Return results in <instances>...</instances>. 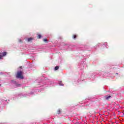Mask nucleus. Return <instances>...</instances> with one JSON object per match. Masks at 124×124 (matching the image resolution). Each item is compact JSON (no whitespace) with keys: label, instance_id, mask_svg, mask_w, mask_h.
<instances>
[{"label":"nucleus","instance_id":"obj_1","mask_svg":"<svg viewBox=\"0 0 124 124\" xmlns=\"http://www.w3.org/2000/svg\"><path fill=\"white\" fill-rule=\"evenodd\" d=\"M16 77L18 79H24V77L23 76V72L22 71L17 72Z\"/></svg>","mask_w":124,"mask_h":124},{"label":"nucleus","instance_id":"obj_2","mask_svg":"<svg viewBox=\"0 0 124 124\" xmlns=\"http://www.w3.org/2000/svg\"><path fill=\"white\" fill-rule=\"evenodd\" d=\"M6 54H7L6 52L0 53V60H1V59H2V57H5V56H6Z\"/></svg>","mask_w":124,"mask_h":124},{"label":"nucleus","instance_id":"obj_3","mask_svg":"<svg viewBox=\"0 0 124 124\" xmlns=\"http://www.w3.org/2000/svg\"><path fill=\"white\" fill-rule=\"evenodd\" d=\"M112 98V96L111 95H105L104 96V98L105 99V100H110V99Z\"/></svg>","mask_w":124,"mask_h":124},{"label":"nucleus","instance_id":"obj_4","mask_svg":"<svg viewBox=\"0 0 124 124\" xmlns=\"http://www.w3.org/2000/svg\"><path fill=\"white\" fill-rule=\"evenodd\" d=\"M33 39L32 38H29L28 39V42H30L31 41V40H32Z\"/></svg>","mask_w":124,"mask_h":124},{"label":"nucleus","instance_id":"obj_5","mask_svg":"<svg viewBox=\"0 0 124 124\" xmlns=\"http://www.w3.org/2000/svg\"><path fill=\"white\" fill-rule=\"evenodd\" d=\"M59 68H60V67H59V66H56L55 67V70H58V69H59Z\"/></svg>","mask_w":124,"mask_h":124},{"label":"nucleus","instance_id":"obj_6","mask_svg":"<svg viewBox=\"0 0 124 124\" xmlns=\"http://www.w3.org/2000/svg\"><path fill=\"white\" fill-rule=\"evenodd\" d=\"M57 113L58 114H61V113H62V111L61 110V109H58L57 111Z\"/></svg>","mask_w":124,"mask_h":124},{"label":"nucleus","instance_id":"obj_7","mask_svg":"<svg viewBox=\"0 0 124 124\" xmlns=\"http://www.w3.org/2000/svg\"><path fill=\"white\" fill-rule=\"evenodd\" d=\"M42 37V36H41V35L40 34L38 35V36H37L38 38H39V39H40V38H41Z\"/></svg>","mask_w":124,"mask_h":124},{"label":"nucleus","instance_id":"obj_8","mask_svg":"<svg viewBox=\"0 0 124 124\" xmlns=\"http://www.w3.org/2000/svg\"><path fill=\"white\" fill-rule=\"evenodd\" d=\"M76 37H77V36L76 35H73V38H74V39H75Z\"/></svg>","mask_w":124,"mask_h":124},{"label":"nucleus","instance_id":"obj_9","mask_svg":"<svg viewBox=\"0 0 124 124\" xmlns=\"http://www.w3.org/2000/svg\"><path fill=\"white\" fill-rule=\"evenodd\" d=\"M43 41L45 42H46L47 41V39H45L43 40Z\"/></svg>","mask_w":124,"mask_h":124},{"label":"nucleus","instance_id":"obj_10","mask_svg":"<svg viewBox=\"0 0 124 124\" xmlns=\"http://www.w3.org/2000/svg\"><path fill=\"white\" fill-rule=\"evenodd\" d=\"M19 42H22V40H19Z\"/></svg>","mask_w":124,"mask_h":124},{"label":"nucleus","instance_id":"obj_11","mask_svg":"<svg viewBox=\"0 0 124 124\" xmlns=\"http://www.w3.org/2000/svg\"><path fill=\"white\" fill-rule=\"evenodd\" d=\"M19 68H22V66H20Z\"/></svg>","mask_w":124,"mask_h":124},{"label":"nucleus","instance_id":"obj_12","mask_svg":"<svg viewBox=\"0 0 124 124\" xmlns=\"http://www.w3.org/2000/svg\"><path fill=\"white\" fill-rule=\"evenodd\" d=\"M0 86H1V85L0 84Z\"/></svg>","mask_w":124,"mask_h":124}]
</instances>
